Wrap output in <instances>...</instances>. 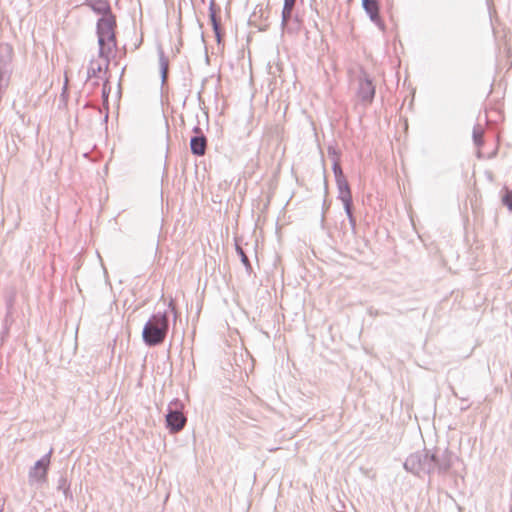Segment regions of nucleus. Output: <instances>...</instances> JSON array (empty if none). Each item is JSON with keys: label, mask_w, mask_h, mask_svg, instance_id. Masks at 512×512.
Listing matches in <instances>:
<instances>
[{"label": "nucleus", "mask_w": 512, "mask_h": 512, "mask_svg": "<svg viewBox=\"0 0 512 512\" xmlns=\"http://www.w3.org/2000/svg\"><path fill=\"white\" fill-rule=\"evenodd\" d=\"M117 28V20L114 13L100 17L96 23L97 43L99 46L98 56L106 60L105 71H107L110 63V54L112 47L104 45V35L115 32Z\"/></svg>", "instance_id": "f257e3e1"}, {"label": "nucleus", "mask_w": 512, "mask_h": 512, "mask_svg": "<svg viewBox=\"0 0 512 512\" xmlns=\"http://www.w3.org/2000/svg\"><path fill=\"white\" fill-rule=\"evenodd\" d=\"M376 94V86L373 79L367 72L361 71L358 77L357 96L364 105H369L373 102Z\"/></svg>", "instance_id": "f03ea898"}, {"label": "nucleus", "mask_w": 512, "mask_h": 512, "mask_svg": "<svg viewBox=\"0 0 512 512\" xmlns=\"http://www.w3.org/2000/svg\"><path fill=\"white\" fill-rule=\"evenodd\" d=\"M167 322H147L143 329L144 341L149 345L161 343L167 333Z\"/></svg>", "instance_id": "7ed1b4c3"}, {"label": "nucleus", "mask_w": 512, "mask_h": 512, "mask_svg": "<svg viewBox=\"0 0 512 512\" xmlns=\"http://www.w3.org/2000/svg\"><path fill=\"white\" fill-rule=\"evenodd\" d=\"M332 170L335 176V181L338 189V199L351 197L352 192L350 185L343 173L341 165L336 160L332 164Z\"/></svg>", "instance_id": "20e7f679"}, {"label": "nucleus", "mask_w": 512, "mask_h": 512, "mask_svg": "<svg viewBox=\"0 0 512 512\" xmlns=\"http://www.w3.org/2000/svg\"><path fill=\"white\" fill-rule=\"evenodd\" d=\"M362 7L370 20L379 28L384 29V23L380 16V6L378 0H362Z\"/></svg>", "instance_id": "39448f33"}, {"label": "nucleus", "mask_w": 512, "mask_h": 512, "mask_svg": "<svg viewBox=\"0 0 512 512\" xmlns=\"http://www.w3.org/2000/svg\"><path fill=\"white\" fill-rule=\"evenodd\" d=\"M220 12V7L216 5L214 0H210L209 3V19L212 25V29L218 44L221 43L223 38V32L221 29V21L217 14Z\"/></svg>", "instance_id": "423d86ee"}, {"label": "nucleus", "mask_w": 512, "mask_h": 512, "mask_svg": "<svg viewBox=\"0 0 512 512\" xmlns=\"http://www.w3.org/2000/svg\"><path fill=\"white\" fill-rule=\"evenodd\" d=\"M83 5L89 7L100 17L113 13L109 0H84Z\"/></svg>", "instance_id": "0eeeda50"}, {"label": "nucleus", "mask_w": 512, "mask_h": 512, "mask_svg": "<svg viewBox=\"0 0 512 512\" xmlns=\"http://www.w3.org/2000/svg\"><path fill=\"white\" fill-rule=\"evenodd\" d=\"M167 427L171 432L176 433L182 430L186 423L185 416L178 411L170 412L166 416Z\"/></svg>", "instance_id": "6e6552de"}, {"label": "nucleus", "mask_w": 512, "mask_h": 512, "mask_svg": "<svg viewBox=\"0 0 512 512\" xmlns=\"http://www.w3.org/2000/svg\"><path fill=\"white\" fill-rule=\"evenodd\" d=\"M49 464L50 459L48 456L37 461L30 472V477L36 481H44L46 479Z\"/></svg>", "instance_id": "1a4fd4ad"}, {"label": "nucleus", "mask_w": 512, "mask_h": 512, "mask_svg": "<svg viewBox=\"0 0 512 512\" xmlns=\"http://www.w3.org/2000/svg\"><path fill=\"white\" fill-rule=\"evenodd\" d=\"M207 149V138L205 135H193L190 139V150L195 156H203Z\"/></svg>", "instance_id": "9d476101"}, {"label": "nucleus", "mask_w": 512, "mask_h": 512, "mask_svg": "<svg viewBox=\"0 0 512 512\" xmlns=\"http://www.w3.org/2000/svg\"><path fill=\"white\" fill-rule=\"evenodd\" d=\"M295 1L296 0H284L283 3V9L281 13V27L287 31L292 30L288 27V23L290 22V19H292V12L295 6Z\"/></svg>", "instance_id": "9b49d317"}, {"label": "nucleus", "mask_w": 512, "mask_h": 512, "mask_svg": "<svg viewBox=\"0 0 512 512\" xmlns=\"http://www.w3.org/2000/svg\"><path fill=\"white\" fill-rule=\"evenodd\" d=\"M170 315L173 316L172 320H177L178 313L176 311V306H175V303L173 301H170V303L168 305V308L166 310H164L163 312L158 311L156 314H152L148 318V320L149 321H152V320H169Z\"/></svg>", "instance_id": "f8f14e48"}, {"label": "nucleus", "mask_w": 512, "mask_h": 512, "mask_svg": "<svg viewBox=\"0 0 512 512\" xmlns=\"http://www.w3.org/2000/svg\"><path fill=\"white\" fill-rule=\"evenodd\" d=\"M13 58V48L9 44L0 45V67L10 69Z\"/></svg>", "instance_id": "ddd939ff"}, {"label": "nucleus", "mask_w": 512, "mask_h": 512, "mask_svg": "<svg viewBox=\"0 0 512 512\" xmlns=\"http://www.w3.org/2000/svg\"><path fill=\"white\" fill-rule=\"evenodd\" d=\"M235 250H236L237 255L240 257L241 263L244 265L247 274L251 275L253 272L251 262L248 258L247 253L241 246L240 240L238 238H235Z\"/></svg>", "instance_id": "4468645a"}, {"label": "nucleus", "mask_w": 512, "mask_h": 512, "mask_svg": "<svg viewBox=\"0 0 512 512\" xmlns=\"http://www.w3.org/2000/svg\"><path fill=\"white\" fill-rule=\"evenodd\" d=\"M158 54H159L161 82H162V85H164L167 80L169 61H168V58L165 56L164 51L161 47L158 48Z\"/></svg>", "instance_id": "2eb2a0df"}, {"label": "nucleus", "mask_w": 512, "mask_h": 512, "mask_svg": "<svg viewBox=\"0 0 512 512\" xmlns=\"http://www.w3.org/2000/svg\"><path fill=\"white\" fill-rule=\"evenodd\" d=\"M102 65L92 59L89 63V66L87 68V79H91L94 77H97V75L102 71Z\"/></svg>", "instance_id": "dca6fc26"}, {"label": "nucleus", "mask_w": 512, "mask_h": 512, "mask_svg": "<svg viewBox=\"0 0 512 512\" xmlns=\"http://www.w3.org/2000/svg\"><path fill=\"white\" fill-rule=\"evenodd\" d=\"M501 202L510 212H512V190L507 187L503 188Z\"/></svg>", "instance_id": "f3484780"}, {"label": "nucleus", "mask_w": 512, "mask_h": 512, "mask_svg": "<svg viewBox=\"0 0 512 512\" xmlns=\"http://www.w3.org/2000/svg\"><path fill=\"white\" fill-rule=\"evenodd\" d=\"M472 138H473V142H474L475 146H477L478 148L483 146V144H484L483 131L480 128L474 127Z\"/></svg>", "instance_id": "a211bd4d"}, {"label": "nucleus", "mask_w": 512, "mask_h": 512, "mask_svg": "<svg viewBox=\"0 0 512 512\" xmlns=\"http://www.w3.org/2000/svg\"><path fill=\"white\" fill-rule=\"evenodd\" d=\"M110 91H111V86L109 84L108 79H106L104 81L103 87H102V101H103V104L106 106L107 110H108V105H109V94H110Z\"/></svg>", "instance_id": "6ab92c4d"}, {"label": "nucleus", "mask_w": 512, "mask_h": 512, "mask_svg": "<svg viewBox=\"0 0 512 512\" xmlns=\"http://www.w3.org/2000/svg\"><path fill=\"white\" fill-rule=\"evenodd\" d=\"M104 45L112 47V50L117 47L116 31L104 35Z\"/></svg>", "instance_id": "aec40b11"}, {"label": "nucleus", "mask_w": 512, "mask_h": 512, "mask_svg": "<svg viewBox=\"0 0 512 512\" xmlns=\"http://www.w3.org/2000/svg\"><path fill=\"white\" fill-rule=\"evenodd\" d=\"M339 200L342 201L343 203V207H344V211L346 213V215H352L353 214V199H352V196L351 197H345V198H340Z\"/></svg>", "instance_id": "412c9836"}, {"label": "nucleus", "mask_w": 512, "mask_h": 512, "mask_svg": "<svg viewBox=\"0 0 512 512\" xmlns=\"http://www.w3.org/2000/svg\"><path fill=\"white\" fill-rule=\"evenodd\" d=\"M328 155L332 158V164L335 160L340 164V153L336 150V148L329 146Z\"/></svg>", "instance_id": "4be33fe9"}, {"label": "nucleus", "mask_w": 512, "mask_h": 512, "mask_svg": "<svg viewBox=\"0 0 512 512\" xmlns=\"http://www.w3.org/2000/svg\"><path fill=\"white\" fill-rule=\"evenodd\" d=\"M329 208V205H327V201L324 199L322 204V214H321V226L324 227L325 224V212Z\"/></svg>", "instance_id": "5701e85b"}, {"label": "nucleus", "mask_w": 512, "mask_h": 512, "mask_svg": "<svg viewBox=\"0 0 512 512\" xmlns=\"http://www.w3.org/2000/svg\"><path fill=\"white\" fill-rule=\"evenodd\" d=\"M290 21H292V23H293V24H295V28H292V27H291V29H292V30H291V32H292L293 30H295V29H298V28H299V26H300V19H299V17H298L297 15H296V16H293V15H292V19H290ZM288 27L290 28V26H289V25H288ZM288 32L290 33V31H288Z\"/></svg>", "instance_id": "b1692460"}, {"label": "nucleus", "mask_w": 512, "mask_h": 512, "mask_svg": "<svg viewBox=\"0 0 512 512\" xmlns=\"http://www.w3.org/2000/svg\"><path fill=\"white\" fill-rule=\"evenodd\" d=\"M347 218H348V221H349L352 229L355 230V228H356V218H355L354 214L348 215Z\"/></svg>", "instance_id": "393cba45"}, {"label": "nucleus", "mask_w": 512, "mask_h": 512, "mask_svg": "<svg viewBox=\"0 0 512 512\" xmlns=\"http://www.w3.org/2000/svg\"><path fill=\"white\" fill-rule=\"evenodd\" d=\"M194 135H204L202 129L199 127V124L195 125L192 129Z\"/></svg>", "instance_id": "a878e982"}, {"label": "nucleus", "mask_w": 512, "mask_h": 512, "mask_svg": "<svg viewBox=\"0 0 512 512\" xmlns=\"http://www.w3.org/2000/svg\"><path fill=\"white\" fill-rule=\"evenodd\" d=\"M10 72V69L0 67V81L3 80L4 76Z\"/></svg>", "instance_id": "bb28decb"}, {"label": "nucleus", "mask_w": 512, "mask_h": 512, "mask_svg": "<svg viewBox=\"0 0 512 512\" xmlns=\"http://www.w3.org/2000/svg\"><path fill=\"white\" fill-rule=\"evenodd\" d=\"M92 85H93L94 87H96V86H98V85H99V82H98V81H94V82L92 83Z\"/></svg>", "instance_id": "cd10ccee"}, {"label": "nucleus", "mask_w": 512, "mask_h": 512, "mask_svg": "<svg viewBox=\"0 0 512 512\" xmlns=\"http://www.w3.org/2000/svg\"><path fill=\"white\" fill-rule=\"evenodd\" d=\"M125 69H126V67H123V68H122L121 76L124 74Z\"/></svg>", "instance_id": "c85d7f7f"}]
</instances>
